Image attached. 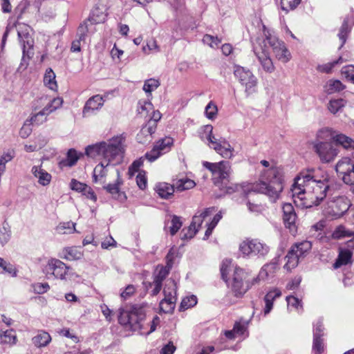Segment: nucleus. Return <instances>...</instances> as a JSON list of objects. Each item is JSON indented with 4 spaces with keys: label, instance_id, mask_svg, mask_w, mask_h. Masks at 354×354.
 <instances>
[{
    "label": "nucleus",
    "instance_id": "nucleus-1",
    "mask_svg": "<svg viewBox=\"0 0 354 354\" xmlns=\"http://www.w3.org/2000/svg\"><path fill=\"white\" fill-rule=\"evenodd\" d=\"M341 187L342 185L335 183L326 171L311 168L299 173L291 190L293 196L309 201L305 203L306 207L317 206L327 198L328 213L339 218L351 206L347 196L339 192Z\"/></svg>",
    "mask_w": 354,
    "mask_h": 354
},
{
    "label": "nucleus",
    "instance_id": "nucleus-2",
    "mask_svg": "<svg viewBox=\"0 0 354 354\" xmlns=\"http://www.w3.org/2000/svg\"><path fill=\"white\" fill-rule=\"evenodd\" d=\"M86 154L91 158L100 156L103 158L106 163L100 162L95 166L93 170V179L94 183L100 181L104 183V178L107 174L108 167L110 163L117 160L118 162L122 157L124 148L122 138L117 136L107 142H100L86 148Z\"/></svg>",
    "mask_w": 354,
    "mask_h": 354
},
{
    "label": "nucleus",
    "instance_id": "nucleus-3",
    "mask_svg": "<svg viewBox=\"0 0 354 354\" xmlns=\"http://www.w3.org/2000/svg\"><path fill=\"white\" fill-rule=\"evenodd\" d=\"M261 164L266 167L260 175L259 182L247 188V195L258 192L266 195L271 202H276L283 190L282 170L263 160Z\"/></svg>",
    "mask_w": 354,
    "mask_h": 354
},
{
    "label": "nucleus",
    "instance_id": "nucleus-4",
    "mask_svg": "<svg viewBox=\"0 0 354 354\" xmlns=\"http://www.w3.org/2000/svg\"><path fill=\"white\" fill-rule=\"evenodd\" d=\"M203 165L212 175L214 184L221 189H225L226 194H232L238 192L244 194L247 196V189L239 185H227L230 182V176L232 172L231 164L229 161L222 160L218 162H209L203 161Z\"/></svg>",
    "mask_w": 354,
    "mask_h": 354
},
{
    "label": "nucleus",
    "instance_id": "nucleus-5",
    "mask_svg": "<svg viewBox=\"0 0 354 354\" xmlns=\"http://www.w3.org/2000/svg\"><path fill=\"white\" fill-rule=\"evenodd\" d=\"M200 138L202 140H207L210 148L224 158L233 157L234 148L225 139H217L212 133L213 127L210 124L205 125L201 128Z\"/></svg>",
    "mask_w": 354,
    "mask_h": 354
},
{
    "label": "nucleus",
    "instance_id": "nucleus-6",
    "mask_svg": "<svg viewBox=\"0 0 354 354\" xmlns=\"http://www.w3.org/2000/svg\"><path fill=\"white\" fill-rule=\"evenodd\" d=\"M118 322L120 324L129 326L133 330H140L142 321L145 318V310L142 306L133 305L129 310L120 308Z\"/></svg>",
    "mask_w": 354,
    "mask_h": 354
},
{
    "label": "nucleus",
    "instance_id": "nucleus-7",
    "mask_svg": "<svg viewBox=\"0 0 354 354\" xmlns=\"http://www.w3.org/2000/svg\"><path fill=\"white\" fill-rule=\"evenodd\" d=\"M265 43L268 44L272 48L275 57L283 63H287L291 59V54L286 48L283 41L279 40L278 37L265 26H263Z\"/></svg>",
    "mask_w": 354,
    "mask_h": 354
},
{
    "label": "nucleus",
    "instance_id": "nucleus-8",
    "mask_svg": "<svg viewBox=\"0 0 354 354\" xmlns=\"http://www.w3.org/2000/svg\"><path fill=\"white\" fill-rule=\"evenodd\" d=\"M239 250L243 257L263 259L269 252V246L259 239H246L239 245Z\"/></svg>",
    "mask_w": 354,
    "mask_h": 354
},
{
    "label": "nucleus",
    "instance_id": "nucleus-9",
    "mask_svg": "<svg viewBox=\"0 0 354 354\" xmlns=\"http://www.w3.org/2000/svg\"><path fill=\"white\" fill-rule=\"evenodd\" d=\"M234 75L241 86L245 88L246 96L248 97L257 91L258 80L250 70L236 65L234 67Z\"/></svg>",
    "mask_w": 354,
    "mask_h": 354
},
{
    "label": "nucleus",
    "instance_id": "nucleus-10",
    "mask_svg": "<svg viewBox=\"0 0 354 354\" xmlns=\"http://www.w3.org/2000/svg\"><path fill=\"white\" fill-rule=\"evenodd\" d=\"M253 51L263 70L269 73L274 72L275 67L270 57V53L265 43V40L257 39V42L253 45Z\"/></svg>",
    "mask_w": 354,
    "mask_h": 354
},
{
    "label": "nucleus",
    "instance_id": "nucleus-11",
    "mask_svg": "<svg viewBox=\"0 0 354 354\" xmlns=\"http://www.w3.org/2000/svg\"><path fill=\"white\" fill-rule=\"evenodd\" d=\"M313 149L319 156L320 161L328 163L333 161L338 155L339 151L329 142H313Z\"/></svg>",
    "mask_w": 354,
    "mask_h": 354
},
{
    "label": "nucleus",
    "instance_id": "nucleus-12",
    "mask_svg": "<svg viewBox=\"0 0 354 354\" xmlns=\"http://www.w3.org/2000/svg\"><path fill=\"white\" fill-rule=\"evenodd\" d=\"M248 274L243 269L236 267L234 270L232 289L236 297L243 296L250 288L248 281H245Z\"/></svg>",
    "mask_w": 354,
    "mask_h": 354
},
{
    "label": "nucleus",
    "instance_id": "nucleus-13",
    "mask_svg": "<svg viewBox=\"0 0 354 354\" xmlns=\"http://www.w3.org/2000/svg\"><path fill=\"white\" fill-rule=\"evenodd\" d=\"M174 144V140L171 137L166 136L158 140L153 145V149L146 153L145 158L149 161L156 160L160 155L169 151Z\"/></svg>",
    "mask_w": 354,
    "mask_h": 354
},
{
    "label": "nucleus",
    "instance_id": "nucleus-14",
    "mask_svg": "<svg viewBox=\"0 0 354 354\" xmlns=\"http://www.w3.org/2000/svg\"><path fill=\"white\" fill-rule=\"evenodd\" d=\"M29 27L24 26L23 29H18L17 35L20 42L22 44L23 56L22 62H26L34 55L33 40L28 32Z\"/></svg>",
    "mask_w": 354,
    "mask_h": 354
},
{
    "label": "nucleus",
    "instance_id": "nucleus-15",
    "mask_svg": "<svg viewBox=\"0 0 354 354\" xmlns=\"http://www.w3.org/2000/svg\"><path fill=\"white\" fill-rule=\"evenodd\" d=\"M70 267L67 266L62 261L56 259L49 260L46 266L47 274H51L56 278L62 280L66 279V277L70 274Z\"/></svg>",
    "mask_w": 354,
    "mask_h": 354
},
{
    "label": "nucleus",
    "instance_id": "nucleus-16",
    "mask_svg": "<svg viewBox=\"0 0 354 354\" xmlns=\"http://www.w3.org/2000/svg\"><path fill=\"white\" fill-rule=\"evenodd\" d=\"M163 293L165 297L162 300H166V303H168L169 305H170V308L166 310V313H171L175 308L177 300L176 283L174 280H169L167 281L163 289Z\"/></svg>",
    "mask_w": 354,
    "mask_h": 354
},
{
    "label": "nucleus",
    "instance_id": "nucleus-17",
    "mask_svg": "<svg viewBox=\"0 0 354 354\" xmlns=\"http://www.w3.org/2000/svg\"><path fill=\"white\" fill-rule=\"evenodd\" d=\"M104 100L100 95H95L90 97L85 103L82 111L84 118L93 114L95 111L100 110L104 105Z\"/></svg>",
    "mask_w": 354,
    "mask_h": 354
},
{
    "label": "nucleus",
    "instance_id": "nucleus-18",
    "mask_svg": "<svg viewBox=\"0 0 354 354\" xmlns=\"http://www.w3.org/2000/svg\"><path fill=\"white\" fill-rule=\"evenodd\" d=\"M154 122H147L142 126L140 132L137 134L136 140L139 143L147 144L152 140V135L156 132Z\"/></svg>",
    "mask_w": 354,
    "mask_h": 354
},
{
    "label": "nucleus",
    "instance_id": "nucleus-19",
    "mask_svg": "<svg viewBox=\"0 0 354 354\" xmlns=\"http://www.w3.org/2000/svg\"><path fill=\"white\" fill-rule=\"evenodd\" d=\"M33 176L38 179V183L43 185H48L51 180V175L41 166H33L31 169Z\"/></svg>",
    "mask_w": 354,
    "mask_h": 354
},
{
    "label": "nucleus",
    "instance_id": "nucleus-20",
    "mask_svg": "<svg viewBox=\"0 0 354 354\" xmlns=\"http://www.w3.org/2000/svg\"><path fill=\"white\" fill-rule=\"evenodd\" d=\"M277 268V263L275 262H271L264 265L261 269L258 277L253 279L252 284L257 281L258 278L264 280L270 277H272L276 272Z\"/></svg>",
    "mask_w": 354,
    "mask_h": 354
},
{
    "label": "nucleus",
    "instance_id": "nucleus-21",
    "mask_svg": "<svg viewBox=\"0 0 354 354\" xmlns=\"http://www.w3.org/2000/svg\"><path fill=\"white\" fill-rule=\"evenodd\" d=\"M281 295V292L278 288H274L270 291H269L264 297L265 301V308H264V314L265 315H268L273 307V302L276 298L279 297Z\"/></svg>",
    "mask_w": 354,
    "mask_h": 354
},
{
    "label": "nucleus",
    "instance_id": "nucleus-22",
    "mask_svg": "<svg viewBox=\"0 0 354 354\" xmlns=\"http://www.w3.org/2000/svg\"><path fill=\"white\" fill-rule=\"evenodd\" d=\"M214 212V207H208L203 211H198L192 218L191 223L193 229L198 228L199 230L204 219L208 216L211 215Z\"/></svg>",
    "mask_w": 354,
    "mask_h": 354
},
{
    "label": "nucleus",
    "instance_id": "nucleus-23",
    "mask_svg": "<svg viewBox=\"0 0 354 354\" xmlns=\"http://www.w3.org/2000/svg\"><path fill=\"white\" fill-rule=\"evenodd\" d=\"M351 21L352 20L350 17H346L344 19V21L339 28V31L337 36L341 41V44L339 47V49H341L346 41L348 35L351 30V26H350Z\"/></svg>",
    "mask_w": 354,
    "mask_h": 354
},
{
    "label": "nucleus",
    "instance_id": "nucleus-24",
    "mask_svg": "<svg viewBox=\"0 0 354 354\" xmlns=\"http://www.w3.org/2000/svg\"><path fill=\"white\" fill-rule=\"evenodd\" d=\"M117 175V180L115 183H109L107 185L104 187V189L106 191L111 194L114 198H120L121 195H124V193L121 192L120 190V185L122 183V180L120 176V171L116 169L115 170Z\"/></svg>",
    "mask_w": 354,
    "mask_h": 354
},
{
    "label": "nucleus",
    "instance_id": "nucleus-25",
    "mask_svg": "<svg viewBox=\"0 0 354 354\" xmlns=\"http://www.w3.org/2000/svg\"><path fill=\"white\" fill-rule=\"evenodd\" d=\"M62 258L68 261H75L82 259L83 252L80 248L68 247L65 248L62 251Z\"/></svg>",
    "mask_w": 354,
    "mask_h": 354
},
{
    "label": "nucleus",
    "instance_id": "nucleus-26",
    "mask_svg": "<svg viewBox=\"0 0 354 354\" xmlns=\"http://www.w3.org/2000/svg\"><path fill=\"white\" fill-rule=\"evenodd\" d=\"M352 252L348 249L340 250L338 257L333 264V268L337 269L342 266L347 265L351 263Z\"/></svg>",
    "mask_w": 354,
    "mask_h": 354
},
{
    "label": "nucleus",
    "instance_id": "nucleus-27",
    "mask_svg": "<svg viewBox=\"0 0 354 354\" xmlns=\"http://www.w3.org/2000/svg\"><path fill=\"white\" fill-rule=\"evenodd\" d=\"M174 185H171L167 183H160L156 185V192L158 195L162 198L167 199L173 195L174 192Z\"/></svg>",
    "mask_w": 354,
    "mask_h": 354
},
{
    "label": "nucleus",
    "instance_id": "nucleus-28",
    "mask_svg": "<svg viewBox=\"0 0 354 354\" xmlns=\"http://www.w3.org/2000/svg\"><path fill=\"white\" fill-rule=\"evenodd\" d=\"M32 342L37 347H43L47 346L51 341L50 335L44 330L38 332L37 335L32 337Z\"/></svg>",
    "mask_w": 354,
    "mask_h": 354
},
{
    "label": "nucleus",
    "instance_id": "nucleus-29",
    "mask_svg": "<svg viewBox=\"0 0 354 354\" xmlns=\"http://www.w3.org/2000/svg\"><path fill=\"white\" fill-rule=\"evenodd\" d=\"M285 259H286V263L284 266V268L287 270H291L298 265L301 258L298 256L297 253L295 252L294 249L290 248Z\"/></svg>",
    "mask_w": 354,
    "mask_h": 354
},
{
    "label": "nucleus",
    "instance_id": "nucleus-30",
    "mask_svg": "<svg viewBox=\"0 0 354 354\" xmlns=\"http://www.w3.org/2000/svg\"><path fill=\"white\" fill-rule=\"evenodd\" d=\"M311 248L312 243L309 241H304L300 243H297L291 247V249H294L295 252L297 253L300 258L304 257Z\"/></svg>",
    "mask_w": 354,
    "mask_h": 354
},
{
    "label": "nucleus",
    "instance_id": "nucleus-31",
    "mask_svg": "<svg viewBox=\"0 0 354 354\" xmlns=\"http://www.w3.org/2000/svg\"><path fill=\"white\" fill-rule=\"evenodd\" d=\"M106 17L107 15L104 9L96 7L92 10L89 20L93 24H100L106 21Z\"/></svg>",
    "mask_w": 354,
    "mask_h": 354
},
{
    "label": "nucleus",
    "instance_id": "nucleus-32",
    "mask_svg": "<svg viewBox=\"0 0 354 354\" xmlns=\"http://www.w3.org/2000/svg\"><path fill=\"white\" fill-rule=\"evenodd\" d=\"M79 159V156L77 151L71 149L67 153L66 158L59 162V165L62 167H72L75 165Z\"/></svg>",
    "mask_w": 354,
    "mask_h": 354
},
{
    "label": "nucleus",
    "instance_id": "nucleus-33",
    "mask_svg": "<svg viewBox=\"0 0 354 354\" xmlns=\"http://www.w3.org/2000/svg\"><path fill=\"white\" fill-rule=\"evenodd\" d=\"M354 234V231L346 228L344 225L337 226L332 234V236L335 239H342L345 238H351Z\"/></svg>",
    "mask_w": 354,
    "mask_h": 354
},
{
    "label": "nucleus",
    "instance_id": "nucleus-34",
    "mask_svg": "<svg viewBox=\"0 0 354 354\" xmlns=\"http://www.w3.org/2000/svg\"><path fill=\"white\" fill-rule=\"evenodd\" d=\"M44 83L52 91H56L57 88V82L55 80V74L50 68L46 71L44 77Z\"/></svg>",
    "mask_w": 354,
    "mask_h": 354
},
{
    "label": "nucleus",
    "instance_id": "nucleus-35",
    "mask_svg": "<svg viewBox=\"0 0 354 354\" xmlns=\"http://www.w3.org/2000/svg\"><path fill=\"white\" fill-rule=\"evenodd\" d=\"M344 88L345 86L338 80H330L326 82L324 86L325 91L330 94L339 92Z\"/></svg>",
    "mask_w": 354,
    "mask_h": 354
},
{
    "label": "nucleus",
    "instance_id": "nucleus-36",
    "mask_svg": "<svg viewBox=\"0 0 354 354\" xmlns=\"http://www.w3.org/2000/svg\"><path fill=\"white\" fill-rule=\"evenodd\" d=\"M337 133L330 128H323L319 129L317 133L316 140L314 142L324 141L328 142V140L333 139V136Z\"/></svg>",
    "mask_w": 354,
    "mask_h": 354
},
{
    "label": "nucleus",
    "instance_id": "nucleus-37",
    "mask_svg": "<svg viewBox=\"0 0 354 354\" xmlns=\"http://www.w3.org/2000/svg\"><path fill=\"white\" fill-rule=\"evenodd\" d=\"M86 27L80 26L78 28V39L74 40L71 44V50L76 53L81 50V41L84 40Z\"/></svg>",
    "mask_w": 354,
    "mask_h": 354
},
{
    "label": "nucleus",
    "instance_id": "nucleus-38",
    "mask_svg": "<svg viewBox=\"0 0 354 354\" xmlns=\"http://www.w3.org/2000/svg\"><path fill=\"white\" fill-rule=\"evenodd\" d=\"M75 225L71 221L61 223L56 227V232L59 234H71L75 230Z\"/></svg>",
    "mask_w": 354,
    "mask_h": 354
},
{
    "label": "nucleus",
    "instance_id": "nucleus-39",
    "mask_svg": "<svg viewBox=\"0 0 354 354\" xmlns=\"http://www.w3.org/2000/svg\"><path fill=\"white\" fill-rule=\"evenodd\" d=\"M170 255H171V252H169L168 253V254L167 255V259H168V263H167L168 268H167V267H162L159 270L158 274L156 275H155L154 279H153L154 281H160V283H162L163 280L168 275L169 269L171 267V263H169L170 261H171V257H170Z\"/></svg>",
    "mask_w": 354,
    "mask_h": 354
},
{
    "label": "nucleus",
    "instance_id": "nucleus-40",
    "mask_svg": "<svg viewBox=\"0 0 354 354\" xmlns=\"http://www.w3.org/2000/svg\"><path fill=\"white\" fill-rule=\"evenodd\" d=\"M196 183L194 180L189 178H182L175 184V188L177 191L181 192L186 189H189L195 187Z\"/></svg>",
    "mask_w": 354,
    "mask_h": 354
},
{
    "label": "nucleus",
    "instance_id": "nucleus-41",
    "mask_svg": "<svg viewBox=\"0 0 354 354\" xmlns=\"http://www.w3.org/2000/svg\"><path fill=\"white\" fill-rule=\"evenodd\" d=\"M345 106V101L343 99H336L330 100L328 104L329 111L335 114L342 110Z\"/></svg>",
    "mask_w": 354,
    "mask_h": 354
},
{
    "label": "nucleus",
    "instance_id": "nucleus-42",
    "mask_svg": "<svg viewBox=\"0 0 354 354\" xmlns=\"http://www.w3.org/2000/svg\"><path fill=\"white\" fill-rule=\"evenodd\" d=\"M296 218V214H283V219L286 227H288L290 230V232L292 234L297 231L295 225Z\"/></svg>",
    "mask_w": 354,
    "mask_h": 354
},
{
    "label": "nucleus",
    "instance_id": "nucleus-43",
    "mask_svg": "<svg viewBox=\"0 0 354 354\" xmlns=\"http://www.w3.org/2000/svg\"><path fill=\"white\" fill-rule=\"evenodd\" d=\"M16 335L12 330H7L0 334V342L1 344H14L16 343Z\"/></svg>",
    "mask_w": 354,
    "mask_h": 354
},
{
    "label": "nucleus",
    "instance_id": "nucleus-44",
    "mask_svg": "<svg viewBox=\"0 0 354 354\" xmlns=\"http://www.w3.org/2000/svg\"><path fill=\"white\" fill-rule=\"evenodd\" d=\"M342 62H343V59L340 56L337 60L317 66V69L319 72L329 73L331 72L333 68L335 67V65H337L338 64H341Z\"/></svg>",
    "mask_w": 354,
    "mask_h": 354
},
{
    "label": "nucleus",
    "instance_id": "nucleus-45",
    "mask_svg": "<svg viewBox=\"0 0 354 354\" xmlns=\"http://www.w3.org/2000/svg\"><path fill=\"white\" fill-rule=\"evenodd\" d=\"M197 304V298L195 295L185 297L180 305V310H185L194 306Z\"/></svg>",
    "mask_w": 354,
    "mask_h": 354
},
{
    "label": "nucleus",
    "instance_id": "nucleus-46",
    "mask_svg": "<svg viewBox=\"0 0 354 354\" xmlns=\"http://www.w3.org/2000/svg\"><path fill=\"white\" fill-rule=\"evenodd\" d=\"M10 230L8 223H3L0 229V243L2 245L6 244L10 238Z\"/></svg>",
    "mask_w": 354,
    "mask_h": 354
},
{
    "label": "nucleus",
    "instance_id": "nucleus-47",
    "mask_svg": "<svg viewBox=\"0 0 354 354\" xmlns=\"http://www.w3.org/2000/svg\"><path fill=\"white\" fill-rule=\"evenodd\" d=\"M220 270L222 279L227 283L228 281L227 276L231 270V261L229 259L223 260Z\"/></svg>",
    "mask_w": 354,
    "mask_h": 354
},
{
    "label": "nucleus",
    "instance_id": "nucleus-48",
    "mask_svg": "<svg viewBox=\"0 0 354 354\" xmlns=\"http://www.w3.org/2000/svg\"><path fill=\"white\" fill-rule=\"evenodd\" d=\"M301 0H281V9L286 12L295 9Z\"/></svg>",
    "mask_w": 354,
    "mask_h": 354
},
{
    "label": "nucleus",
    "instance_id": "nucleus-49",
    "mask_svg": "<svg viewBox=\"0 0 354 354\" xmlns=\"http://www.w3.org/2000/svg\"><path fill=\"white\" fill-rule=\"evenodd\" d=\"M47 120V115L44 113V112L41 110L40 111L37 112V113L32 114L28 120L30 123L35 124L37 125H39L44 122H46Z\"/></svg>",
    "mask_w": 354,
    "mask_h": 354
},
{
    "label": "nucleus",
    "instance_id": "nucleus-50",
    "mask_svg": "<svg viewBox=\"0 0 354 354\" xmlns=\"http://www.w3.org/2000/svg\"><path fill=\"white\" fill-rule=\"evenodd\" d=\"M160 86V82L156 79H149L145 82L143 90L146 93H151Z\"/></svg>",
    "mask_w": 354,
    "mask_h": 354
},
{
    "label": "nucleus",
    "instance_id": "nucleus-51",
    "mask_svg": "<svg viewBox=\"0 0 354 354\" xmlns=\"http://www.w3.org/2000/svg\"><path fill=\"white\" fill-rule=\"evenodd\" d=\"M171 223V225L169 227V232L171 235H174L181 227L182 222L180 217L173 216Z\"/></svg>",
    "mask_w": 354,
    "mask_h": 354
},
{
    "label": "nucleus",
    "instance_id": "nucleus-52",
    "mask_svg": "<svg viewBox=\"0 0 354 354\" xmlns=\"http://www.w3.org/2000/svg\"><path fill=\"white\" fill-rule=\"evenodd\" d=\"M0 268H2L5 272L11 274L12 277L17 275V270L10 263L6 262L0 257Z\"/></svg>",
    "mask_w": 354,
    "mask_h": 354
},
{
    "label": "nucleus",
    "instance_id": "nucleus-53",
    "mask_svg": "<svg viewBox=\"0 0 354 354\" xmlns=\"http://www.w3.org/2000/svg\"><path fill=\"white\" fill-rule=\"evenodd\" d=\"M324 345L322 337H314L313 349L316 353L320 354L324 351Z\"/></svg>",
    "mask_w": 354,
    "mask_h": 354
},
{
    "label": "nucleus",
    "instance_id": "nucleus-54",
    "mask_svg": "<svg viewBox=\"0 0 354 354\" xmlns=\"http://www.w3.org/2000/svg\"><path fill=\"white\" fill-rule=\"evenodd\" d=\"M31 124L32 123H30L28 120H26V122H24V125L19 131V135L21 138H26L30 135L32 131Z\"/></svg>",
    "mask_w": 354,
    "mask_h": 354
},
{
    "label": "nucleus",
    "instance_id": "nucleus-55",
    "mask_svg": "<svg viewBox=\"0 0 354 354\" xmlns=\"http://www.w3.org/2000/svg\"><path fill=\"white\" fill-rule=\"evenodd\" d=\"M217 106L214 103H212V102H209V104L205 107V115L209 119H214L217 113Z\"/></svg>",
    "mask_w": 354,
    "mask_h": 354
},
{
    "label": "nucleus",
    "instance_id": "nucleus-56",
    "mask_svg": "<svg viewBox=\"0 0 354 354\" xmlns=\"http://www.w3.org/2000/svg\"><path fill=\"white\" fill-rule=\"evenodd\" d=\"M342 73L346 78L354 83V66L348 65L342 68Z\"/></svg>",
    "mask_w": 354,
    "mask_h": 354
},
{
    "label": "nucleus",
    "instance_id": "nucleus-57",
    "mask_svg": "<svg viewBox=\"0 0 354 354\" xmlns=\"http://www.w3.org/2000/svg\"><path fill=\"white\" fill-rule=\"evenodd\" d=\"M143 161L144 158L142 157L133 162L129 168V174L130 176L134 175V174L138 171L139 168L142 165Z\"/></svg>",
    "mask_w": 354,
    "mask_h": 354
},
{
    "label": "nucleus",
    "instance_id": "nucleus-58",
    "mask_svg": "<svg viewBox=\"0 0 354 354\" xmlns=\"http://www.w3.org/2000/svg\"><path fill=\"white\" fill-rule=\"evenodd\" d=\"M70 187L71 189L78 192H83L85 189H86L87 185L84 183H82L75 179H72Z\"/></svg>",
    "mask_w": 354,
    "mask_h": 354
},
{
    "label": "nucleus",
    "instance_id": "nucleus-59",
    "mask_svg": "<svg viewBox=\"0 0 354 354\" xmlns=\"http://www.w3.org/2000/svg\"><path fill=\"white\" fill-rule=\"evenodd\" d=\"M198 231V228L193 229V227H192V224H190L187 230H183L182 232L183 234L182 236V239H191L195 236Z\"/></svg>",
    "mask_w": 354,
    "mask_h": 354
},
{
    "label": "nucleus",
    "instance_id": "nucleus-60",
    "mask_svg": "<svg viewBox=\"0 0 354 354\" xmlns=\"http://www.w3.org/2000/svg\"><path fill=\"white\" fill-rule=\"evenodd\" d=\"M286 301L288 303V306H291L292 307H295L297 309H298L299 307L302 308L301 301L294 296H292V295L287 296Z\"/></svg>",
    "mask_w": 354,
    "mask_h": 354
},
{
    "label": "nucleus",
    "instance_id": "nucleus-61",
    "mask_svg": "<svg viewBox=\"0 0 354 354\" xmlns=\"http://www.w3.org/2000/svg\"><path fill=\"white\" fill-rule=\"evenodd\" d=\"M136 183L140 189H145L147 187V178L145 174L138 173L136 176Z\"/></svg>",
    "mask_w": 354,
    "mask_h": 354
},
{
    "label": "nucleus",
    "instance_id": "nucleus-62",
    "mask_svg": "<svg viewBox=\"0 0 354 354\" xmlns=\"http://www.w3.org/2000/svg\"><path fill=\"white\" fill-rule=\"evenodd\" d=\"M135 290L136 288L133 285H129L126 287L124 290L121 292L120 296L124 299H127L134 293Z\"/></svg>",
    "mask_w": 354,
    "mask_h": 354
},
{
    "label": "nucleus",
    "instance_id": "nucleus-63",
    "mask_svg": "<svg viewBox=\"0 0 354 354\" xmlns=\"http://www.w3.org/2000/svg\"><path fill=\"white\" fill-rule=\"evenodd\" d=\"M49 289H50V286L48 283H39L35 286V290L38 294H43L44 292H47Z\"/></svg>",
    "mask_w": 354,
    "mask_h": 354
},
{
    "label": "nucleus",
    "instance_id": "nucleus-64",
    "mask_svg": "<svg viewBox=\"0 0 354 354\" xmlns=\"http://www.w3.org/2000/svg\"><path fill=\"white\" fill-rule=\"evenodd\" d=\"M176 350V347L172 342L166 344L161 350L162 354H173Z\"/></svg>",
    "mask_w": 354,
    "mask_h": 354
}]
</instances>
